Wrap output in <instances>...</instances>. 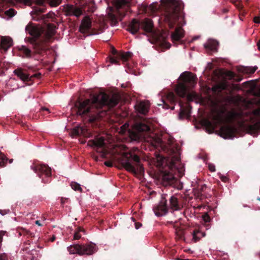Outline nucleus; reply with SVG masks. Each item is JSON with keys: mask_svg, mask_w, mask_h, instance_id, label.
I'll list each match as a JSON object with an SVG mask.
<instances>
[{"mask_svg": "<svg viewBox=\"0 0 260 260\" xmlns=\"http://www.w3.org/2000/svg\"><path fill=\"white\" fill-rule=\"evenodd\" d=\"M225 110L223 109L215 110L212 115L213 121L208 119H204L202 124L207 128L214 131L218 125L223 123L225 121L229 123L221 126L219 129V135L224 139H233L238 133V128L233 124V122L241 120L243 119L244 112L240 109H232L229 111L226 119L223 115Z\"/></svg>", "mask_w": 260, "mask_h": 260, "instance_id": "f03ea898", "label": "nucleus"}, {"mask_svg": "<svg viewBox=\"0 0 260 260\" xmlns=\"http://www.w3.org/2000/svg\"><path fill=\"white\" fill-rule=\"evenodd\" d=\"M162 42H165V38L164 37H162Z\"/></svg>", "mask_w": 260, "mask_h": 260, "instance_id": "338daca9", "label": "nucleus"}, {"mask_svg": "<svg viewBox=\"0 0 260 260\" xmlns=\"http://www.w3.org/2000/svg\"><path fill=\"white\" fill-rule=\"evenodd\" d=\"M1 48L5 50L12 46V39L9 37H3L1 42Z\"/></svg>", "mask_w": 260, "mask_h": 260, "instance_id": "393cba45", "label": "nucleus"}, {"mask_svg": "<svg viewBox=\"0 0 260 260\" xmlns=\"http://www.w3.org/2000/svg\"><path fill=\"white\" fill-rule=\"evenodd\" d=\"M7 158V160L5 161L6 164H5V166H4V167L6 166V164H7V161L8 160V158ZM13 159H9V163H10V164H11V163L13 162Z\"/></svg>", "mask_w": 260, "mask_h": 260, "instance_id": "5fc2aeb1", "label": "nucleus"}, {"mask_svg": "<svg viewBox=\"0 0 260 260\" xmlns=\"http://www.w3.org/2000/svg\"><path fill=\"white\" fill-rule=\"evenodd\" d=\"M170 148H169V151L170 152V150H171V149H172V148L175 149L176 147H171V146H170Z\"/></svg>", "mask_w": 260, "mask_h": 260, "instance_id": "e2e57ef3", "label": "nucleus"}, {"mask_svg": "<svg viewBox=\"0 0 260 260\" xmlns=\"http://www.w3.org/2000/svg\"><path fill=\"white\" fill-rule=\"evenodd\" d=\"M64 11L67 16L74 15L76 17H79L82 15V10L74 5H67L64 7Z\"/></svg>", "mask_w": 260, "mask_h": 260, "instance_id": "f3484780", "label": "nucleus"}, {"mask_svg": "<svg viewBox=\"0 0 260 260\" xmlns=\"http://www.w3.org/2000/svg\"><path fill=\"white\" fill-rule=\"evenodd\" d=\"M178 149L177 147L175 149L172 148L170 150V156H171V160L170 161V167L172 168L176 167V163L179 161L180 157L178 154Z\"/></svg>", "mask_w": 260, "mask_h": 260, "instance_id": "aec40b11", "label": "nucleus"}, {"mask_svg": "<svg viewBox=\"0 0 260 260\" xmlns=\"http://www.w3.org/2000/svg\"><path fill=\"white\" fill-rule=\"evenodd\" d=\"M177 260H185V259L178 258Z\"/></svg>", "mask_w": 260, "mask_h": 260, "instance_id": "774afa93", "label": "nucleus"}, {"mask_svg": "<svg viewBox=\"0 0 260 260\" xmlns=\"http://www.w3.org/2000/svg\"><path fill=\"white\" fill-rule=\"evenodd\" d=\"M226 76L229 78L230 79H233L237 82L240 81L241 80V78H240L238 79H235L236 75L235 73L232 71H228L226 73Z\"/></svg>", "mask_w": 260, "mask_h": 260, "instance_id": "c756f323", "label": "nucleus"}, {"mask_svg": "<svg viewBox=\"0 0 260 260\" xmlns=\"http://www.w3.org/2000/svg\"><path fill=\"white\" fill-rule=\"evenodd\" d=\"M110 61L111 63H114L115 64H119V61L117 59H116L113 57H110Z\"/></svg>", "mask_w": 260, "mask_h": 260, "instance_id": "a19ab883", "label": "nucleus"}, {"mask_svg": "<svg viewBox=\"0 0 260 260\" xmlns=\"http://www.w3.org/2000/svg\"><path fill=\"white\" fill-rule=\"evenodd\" d=\"M182 82L179 83L175 88V92L179 98L187 97V100H190V95L187 93V87L186 84L190 85L196 83V77L191 73L185 72L180 77Z\"/></svg>", "mask_w": 260, "mask_h": 260, "instance_id": "0eeeda50", "label": "nucleus"}, {"mask_svg": "<svg viewBox=\"0 0 260 260\" xmlns=\"http://www.w3.org/2000/svg\"><path fill=\"white\" fill-rule=\"evenodd\" d=\"M222 86H223V88H223V89H225V88H226V85H223Z\"/></svg>", "mask_w": 260, "mask_h": 260, "instance_id": "69168bd1", "label": "nucleus"}, {"mask_svg": "<svg viewBox=\"0 0 260 260\" xmlns=\"http://www.w3.org/2000/svg\"><path fill=\"white\" fill-rule=\"evenodd\" d=\"M69 201V199L68 198H66L63 197L60 198V203L61 205H63L65 203H68Z\"/></svg>", "mask_w": 260, "mask_h": 260, "instance_id": "37998d69", "label": "nucleus"}, {"mask_svg": "<svg viewBox=\"0 0 260 260\" xmlns=\"http://www.w3.org/2000/svg\"><path fill=\"white\" fill-rule=\"evenodd\" d=\"M140 28L146 32H152L153 29V21L148 18H146L141 21L133 19L127 26L126 29L134 35L138 32Z\"/></svg>", "mask_w": 260, "mask_h": 260, "instance_id": "1a4fd4ad", "label": "nucleus"}, {"mask_svg": "<svg viewBox=\"0 0 260 260\" xmlns=\"http://www.w3.org/2000/svg\"><path fill=\"white\" fill-rule=\"evenodd\" d=\"M132 56V53L129 52L126 53H121L118 55V57L122 61L125 62L128 60Z\"/></svg>", "mask_w": 260, "mask_h": 260, "instance_id": "cd10ccee", "label": "nucleus"}, {"mask_svg": "<svg viewBox=\"0 0 260 260\" xmlns=\"http://www.w3.org/2000/svg\"><path fill=\"white\" fill-rule=\"evenodd\" d=\"M117 159L123 168L134 174L141 175L144 172V168L141 164L140 158L136 154L123 153Z\"/></svg>", "mask_w": 260, "mask_h": 260, "instance_id": "423d86ee", "label": "nucleus"}, {"mask_svg": "<svg viewBox=\"0 0 260 260\" xmlns=\"http://www.w3.org/2000/svg\"><path fill=\"white\" fill-rule=\"evenodd\" d=\"M50 5L52 7H56L58 6L60 3L61 0H47Z\"/></svg>", "mask_w": 260, "mask_h": 260, "instance_id": "473e14b6", "label": "nucleus"}, {"mask_svg": "<svg viewBox=\"0 0 260 260\" xmlns=\"http://www.w3.org/2000/svg\"><path fill=\"white\" fill-rule=\"evenodd\" d=\"M163 102H164V106H163L164 108H165L167 109L171 108L172 110L174 109V106H173L171 108L169 104H168L166 102L163 101Z\"/></svg>", "mask_w": 260, "mask_h": 260, "instance_id": "c03bdc74", "label": "nucleus"}, {"mask_svg": "<svg viewBox=\"0 0 260 260\" xmlns=\"http://www.w3.org/2000/svg\"><path fill=\"white\" fill-rule=\"evenodd\" d=\"M7 160L6 156L0 152V168L3 167L5 166L6 162L5 161Z\"/></svg>", "mask_w": 260, "mask_h": 260, "instance_id": "2f4dec72", "label": "nucleus"}, {"mask_svg": "<svg viewBox=\"0 0 260 260\" xmlns=\"http://www.w3.org/2000/svg\"><path fill=\"white\" fill-rule=\"evenodd\" d=\"M104 164L109 167H111L112 166V163L111 161H107L104 162Z\"/></svg>", "mask_w": 260, "mask_h": 260, "instance_id": "09e8293b", "label": "nucleus"}, {"mask_svg": "<svg viewBox=\"0 0 260 260\" xmlns=\"http://www.w3.org/2000/svg\"><path fill=\"white\" fill-rule=\"evenodd\" d=\"M209 169L212 172H214L215 171V167L209 166Z\"/></svg>", "mask_w": 260, "mask_h": 260, "instance_id": "864d4df0", "label": "nucleus"}, {"mask_svg": "<svg viewBox=\"0 0 260 260\" xmlns=\"http://www.w3.org/2000/svg\"><path fill=\"white\" fill-rule=\"evenodd\" d=\"M16 11L14 9H10L5 12V14L10 17H13L16 14Z\"/></svg>", "mask_w": 260, "mask_h": 260, "instance_id": "f704fd0d", "label": "nucleus"}, {"mask_svg": "<svg viewBox=\"0 0 260 260\" xmlns=\"http://www.w3.org/2000/svg\"><path fill=\"white\" fill-rule=\"evenodd\" d=\"M221 180L223 181H226V180H227V178L226 177H222V178H221Z\"/></svg>", "mask_w": 260, "mask_h": 260, "instance_id": "bf43d9fd", "label": "nucleus"}, {"mask_svg": "<svg viewBox=\"0 0 260 260\" xmlns=\"http://www.w3.org/2000/svg\"><path fill=\"white\" fill-rule=\"evenodd\" d=\"M35 223L36 224L38 225L39 226H41L42 225V224H41L40 221L39 220H36L35 221Z\"/></svg>", "mask_w": 260, "mask_h": 260, "instance_id": "4d7b16f0", "label": "nucleus"}, {"mask_svg": "<svg viewBox=\"0 0 260 260\" xmlns=\"http://www.w3.org/2000/svg\"><path fill=\"white\" fill-rule=\"evenodd\" d=\"M168 200L169 201V210H170L171 213L181 209L182 207L179 204L178 199L176 196H171Z\"/></svg>", "mask_w": 260, "mask_h": 260, "instance_id": "dca6fc26", "label": "nucleus"}, {"mask_svg": "<svg viewBox=\"0 0 260 260\" xmlns=\"http://www.w3.org/2000/svg\"><path fill=\"white\" fill-rule=\"evenodd\" d=\"M248 133L251 135H258L260 133V122L253 124H248L246 127Z\"/></svg>", "mask_w": 260, "mask_h": 260, "instance_id": "5701e85b", "label": "nucleus"}, {"mask_svg": "<svg viewBox=\"0 0 260 260\" xmlns=\"http://www.w3.org/2000/svg\"><path fill=\"white\" fill-rule=\"evenodd\" d=\"M167 44L168 45L167 48H169L170 47V46H171L170 44L169 43H167Z\"/></svg>", "mask_w": 260, "mask_h": 260, "instance_id": "0e129e2a", "label": "nucleus"}, {"mask_svg": "<svg viewBox=\"0 0 260 260\" xmlns=\"http://www.w3.org/2000/svg\"><path fill=\"white\" fill-rule=\"evenodd\" d=\"M167 99L171 104H174L176 102L179 103V105L180 107V111L178 116L180 119H183L184 118H188L190 116V107L189 105L184 106L182 102L180 100L178 101L177 98L173 92H169L167 96Z\"/></svg>", "mask_w": 260, "mask_h": 260, "instance_id": "9b49d317", "label": "nucleus"}, {"mask_svg": "<svg viewBox=\"0 0 260 260\" xmlns=\"http://www.w3.org/2000/svg\"><path fill=\"white\" fill-rule=\"evenodd\" d=\"M228 11V10L227 9H226V8H224L222 10V12L224 13H226Z\"/></svg>", "mask_w": 260, "mask_h": 260, "instance_id": "052dcab7", "label": "nucleus"}, {"mask_svg": "<svg viewBox=\"0 0 260 260\" xmlns=\"http://www.w3.org/2000/svg\"><path fill=\"white\" fill-rule=\"evenodd\" d=\"M231 2L234 4L238 9H242V6L241 5L239 2H238L237 1L231 0Z\"/></svg>", "mask_w": 260, "mask_h": 260, "instance_id": "ea45409f", "label": "nucleus"}, {"mask_svg": "<svg viewBox=\"0 0 260 260\" xmlns=\"http://www.w3.org/2000/svg\"><path fill=\"white\" fill-rule=\"evenodd\" d=\"M71 187L75 191H82V189L80 185L76 182H72L71 184Z\"/></svg>", "mask_w": 260, "mask_h": 260, "instance_id": "7c9ffc66", "label": "nucleus"}, {"mask_svg": "<svg viewBox=\"0 0 260 260\" xmlns=\"http://www.w3.org/2000/svg\"><path fill=\"white\" fill-rule=\"evenodd\" d=\"M6 233V231H0V244H1V243L2 242L3 236H4V235Z\"/></svg>", "mask_w": 260, "mask_h": 260, "instance_id": "49530a36", "label": "nucleus"}, {"mask_svg": "<svg viewBox=\"0 0 260 260\" xmlns=\"http://www.w3.org/2000/svg\"><path fill=\"white\" fill-rule=\"evenodd\" d=\"M156 158L157 161L159 162V165H162L165 161L166 160V157L164 156H161L159 154L157 155L156 156Z\"/></svg>", "mask_w": 260, "mask_h": 260, "instance_id": "c9c22d12", "label": "nucleus"}, {"mask_svg": "<svg viewBox=\"0 0 260 260\" xmlns=\"http://www.w3.org/2000/svg\"><path fill=\"white\" fill-rule=\"evenodd\" d=\"M254 114L257 116L260 115V108L254 111Z\"/></svg>", "mask_w": 260, "mask_h": 260, "instance_id": "603ef678", "label": "nucleus"}, {"mask_svg": "<svg viewBox=\"0 0 260 260\" xmlns=\"http://www.w3.org/2000/svg\"><path fill=\"white\" fill-rule=\"evenodd\" d=\"M91 27V21L88 16L85 17L82 20L80 26V31L82 33H85L89 30Z\"/></svg>", "mask_w": 260, "mask_h": 260, "instance_id": "412c9836", "label": "nucleus"}, {"mask_svg": "<svg viewBox=\"0 0 260 260\" xmlns=\"http://www.w3.org/2000/svg\"><path fill=\"white\" fill-rule=\"evenodd\" d=\"M135 107L138 112L145 115L148 112L149 104L147 101H142L136 105Z\"/></svg>", "mask_w": 260, "mask_h": 260, "instance_id": "6ab92c4d", "label": "nucleus"}, {"mask_svg": "<svg viewBox=\"0 0 260 260\" xmlns=\"http://www.w3.org/2000/svg\"><path fill=\"white\" fill-rule=\"evenodd\" d=\"M88 145L96 148H104L105 146V139L101 137L90 140L88 142Z\"/></svg>", "mask_w": 260, "mask_h": 260, "instance_id": "4be33fe9", "label": "nucleus"}, {"mask_svg": "<svg viewBox=\"0 0 260 260\" xmlns=\"http://www.w3.org/2000/svg\"><path fill=\"white\" fill-rule=\"evenodd\" d=\"M207 188V186L205 184H203L200 186V187H199L198 190H199V193H201L202 192H203L205 189Z\"/></svg>", "mask_w": 260, "mask_h": 260, "instance_id": "79ce46f5", "label": "nucleus"}, {"mask_svg": "<svg viewBox=\"0 0 260 260\" xmlns=\"http://www.w3.org/2000/svg\"><path fill=\"white\" fill-rule=\"evenodd\" d=\"M131 0H113L114 10L109 13V17L112 21L121 20L129 11Z\"/></svg>", "mask_w": 260, "mask_h": 260, "instance_id": "6e6552de", "label": "nucleus"}, {"mask_svg": "<svg viewBox=\"0 0 260 260\" xmlns=\"http://www.w3.org/2000/svg\"><path fill=\"white\" fill-rule=\"evenodd\" d=\"M83 136L85 137L89 138L92 136V134L88 129L83 126H77L74 128L71 131V136L72 137Z\"/></svg>", "mask_w": 260, "mask_h": 260, "instance_id": "2eb2a0df", "label": "nucleus"}, {"mask_svg": "<svg viewBox=\"0 0 260 260\" xmlns=\"http://www.w3.org/2000/svg\"><path fill=\"white\" fill-rule=\"evenodd\" d=\"M25 231H27V230H25V229H23L21 231H20L19 232V235L20 236H22V235L26 236V233H25V232H24Z\"/></svg>", "mask_w": 260, "mask_h": 260, "instance_id": "3c124183", "label": "nucleus"}, {"mask_svg": "<svg viewBox=\"0 0 260 260\" xmlns=\"http://www.w3.org/2000/svg\"><path fill=\"white\" fill-rule=\"evenodd\" d=\"M161 184L163 186H172L178 189H181L182 184L174 176L169 172H164L161 178Z\"/></svg>", "mask_w": 260, "mask_h": 260, "instance_id": "f8f14e48", "label": "nucleus"}, {"mask_svg": "<svg viewBox=\"0 0 260 260\" xmlns=\"http://www.w3.org/2000/svg\"><path fill=\"white\" fill-rule=\"evenodd\" d=\"M257 46L258 49L259 50H260V40L257 43Z\"/></svg>", "mask_w": 260, "mask_h": 260, "instance_id": "13d9d810", "label": "nucleus"}, {"mask_svg": "<svg viewBox=\"0 0 260 260\" xmlns=\"http://www.w3.org/2000/svg\"><path fill=\"white\" fill-rule=\"evenodd\" d=\"M168 196L167 194H162L159 203L153 206V210L156 216H165L168 213Z\"/></svg>", "mask_w": 260, "mask_h": 260, "instance_id": "ddd939ff", "label": "nucleus"}, {"mask_svg": "<svg viewBox=\"0 0 260 260\" xmlns=\"http://www.w3.org/2000/svg\"><path fill=\"white\" fill-rule=\"evenodd\" d=\"M257 69V67H246L244 69L243 72L247 74H251L254 73L256 69Z\"/></svg>", "mask_w": 260, "mask_h": 260, "instance_id": "c85d7f7f", "label": "nucleus"}, {"mask_svg": "<svg viewBox=\"0 0 260 260\" xmlns=\"http://www.w3.org/2000/svg\"><path fill=\"white\" fill-rule=\"evenodd\" d=\"M82 231V230L81 228H79L78 231L75 233L74 235V240H78L81 238V235L80 234V232Z\"/></svg>", "mask_w": 260, "mask_h": 260, "instance_id": "e433bc0d", "label": "nucleus"}, {"mask_svg": "<svg viewBox=\"0 0 260 260\" xmlns=\"http://www.w3.org/2000/svg\"><path fill=\"white\" fill-rule=\"evenodd\" d=\"M205 236V234L204 233L201 232L199 230H194L192 233V239L194 242H197L199 241L201 238Z\"/></svg>", "mask_w": 260, "mask_h": 260, "instance_id": "a878e982", "label": "nucleus"}, {"mask_svg": "<svg viewBox=\"0 0 260 260\" xmlns=\"http://www.w3.org/2000/svg\"><path fill=\"white\" fill-rule=\"evenodd\" d=\"M253 21L256 23H260V17H255L254 18Z\"/></svg>", "mask_w": 260, "mask_h": 260, "instance_id": "de8ad7c7", "label": "nucleus"}, {"mask_svg": "<svg viewBox=\"0 0 260 260\" xmlns=\"http://www.w3.org/2000/svg\"><path fill=\"white\" fill-rule=\"evenodd\" d=\"M56 26L48 24L46 29L29 22L25 27V31L32 37H26V42L29 43L34 53L42 54L48 49L47 43L53 37L56 33Z\"/></svg>", "mask_w": 260, "mask_h": 260, "instance_id": "20e7f679", "label": "nucleus"}, {"mask_svg": "<svg viewBox=\"0 0 260 260\" xmlns=\"http://www.w3.org/2000/svg\"><path fill=\"white\" fill-rule=\"evenodd\" d=\"M121 100L118 93L108 94L104 92H100L94 95L92 100H82L79 99L75 103L77 113L87 119L90 123L106 115L107 111L116 106Z\"/></svg>", "mask_w": 260, "mask_h": 260, "instance_id": "f257e3e1", "label": "nucleus"}, {"mask_svg": "<svg viewBox=\"0 0 260 260\" xmlns=\"http://www.w3.org/2000/svg\"><path fill=\"white\" fill-rule=\"evenodd\" d=\"M159 7L157 3H152L149 6L148 9L152 12H155L158 9Z\"/></svg>", "mask_w": 260, "mask_h": 260, "instance_id": "72a5a7b5", "label": "nucleus"}, {"mask_svg": "<svg viewBox=\"0 0 260 260\" xmlns=\"http://www.w3.org/2000/svg\"><path fill=\"white\" fill-rule=\"evenodd\" d=\"M19 50L23 54L24 56L29 58L31 57L32 51L31 50L25 46H22Z\"/></svg>", "mask_w": 260, "mask_h": 260, "instance_id": "bb28decb", "label": "nucleus"}, {"mask_svg": "<svg viewBox=\"0 0 260 260\" xmlns=\"http://www.w3.org/2000/svg\"><path fill=\"white\" fill-rule=\"evenodd\" d=\"M31 169L37 174L38 176L42 178V182L47 183L49 182L48 179H45L42 177L45 175L46 177H49L51 176V169L47 165H34L31 166Z\"/></svg>", "mask_w": 260, "mask_h": 260, "instance_id": "4468645a", "label": "nucleus"}, {"mask_svg": "<svg viewBox=\"0 0 260 260\" xmlns=\"http://www.w3.org/2000/svg\"><path fill=\"white\" fill-rule=\"evenodd\" d=\"M25 233H26V236H27L28 237H34L35 235L33 233H31L30 231H25Z\"/></svg>", "mask_w": 260, "mask_h": 260, "instance_id": "a18cd8bd", "label": "nucleus"}, {"mask_svg": "<svg viewBox=\"0 0 260 260\" xmlns=\"http://www.w3.org/2000/svg\"><path fill=\"white\" fill-rule=\"evenodd\" d=\"M70 254H77L79 255H90L98 250V248L94 243L90 242L84 244H73L67 248Z\"/></svg>", "mask_w": 260, "mask_h": 260, "instance_id": "9d476101", "label": "nucleus"}, {"mask_svg": "<svg viewBox=\"0 0 260 260\" xmlns=\"http://www.w3.org/2000/svg\"><path fill=\"white\" fill-rule=\"evenodd\" d=\"M135 225L136 229H139L142 226V224L140 222H135Z\"/></svg>", "mask_w": 260, "mask_h": 260, "instance_id": "8fccbe9b", "label": "nucleus"}, {"mask_svg": "<svg viewBox=\"0 0 260 260\" xmlns=\"http://www.w3.org/2000/svg\"><path fill=\"white\" fill-rule=\"evenodd\" d=\"M160 2L164 9L161 19L170 29L177 24L175 31L171 34V40L173 43L179 42L184 37V30L180 26L183 24L179 21L183 19L182 4L176 0H161Z\"/></svg>", "mask_w": 260, "mask_h": 260, "instance_id": "7ed1b4c3", "label": "nucleus"}, {"mask_svg": "<svg viewBox=\"0 0 260 260\" xmlns=\"http://www.w3.org/2000/svg\"><path fill=\"white\" fill-rule=\"evenodd\" d=\"M55 240V237L54 236H53L52 237H51L50 239V241L51 242H53Z\"/></svg>", "mask_w": 260, "mask_h": 260, "instance_id": "6e6d98bb", "label": "nucleus"}, {"mask_svg": "<svg viewBox=\"0 0 260 260\" xmlns=\"http://www.w3.org/2000/svg\"><path fill=\"white\" fill-rule=\"evenodd\" d=\"M239 89L240 87L238 85L233 84L229 90V94H231L234 90H238Z\"/></svg>", "mask_w": 260, "mask_h": 260, "instance_id": "4c0bfd02", "label": "nucleus"}, {"mask_svg": "<svg viewBox=\"0 0 260 260\" xmlns=\"http://www.w3.org/2000/svg\"><path fill=\"white\" fill-rule=\"evenodd\" d=\"M42 110H43V111H44V110L47 111H49V109H47V108H42Z\"/></svg>", "mask_w": 260, "mask_h": 260, "instance_id": "680f3d73", "label": "nucleus"}, {"mask_svg": "<svg viewBox=\"0 0 260 260\" xmlns=\"http://www.w3.org/2000/svg\"><path fill=\"white\" fill-rule=\"evenodd\" d=\"M150 125L145 120L136 122L131 127L128 124H124L121 127L120 133L127 135L131 141L139 142L144 141L150 143L153 146H156L161 143V139L152 133Z\"/></svg>", "mask_w": 260, "mask_h": 260, "instance_id": "39448f33", "label": "nucleus"}, {"mask_svg": "<svg viewBox=\"0 0 260 260\" xmlns=\"http://www.w3.org/2000/svg\"><path fill=\"white\" fill-rule=\"evenodd\" d=\"M14 73L23 81H28L30 80L31 78H39L41 75L40 73L35 74L29 77V75L24 73L21 69H17L15 70L14 71Z\"/></svg>", "mask_w": 260, "mask_h": 260, "instance_id": "a211bd4d", "label": "nucleus"}, {"mask_svg": "<svg viewBox=\"0 0 260 260\" xmlns=\"http://www.w3.org/2000/svg\"><path fill=\"white\" fill-rule=\"evenodd\" d=\"M202 218L205 222H209L211 220V218L208 213H205L202 216Z\"/></svg>", "mask_w": 260, "mask_h": 260, "instance_id": "58836bf2", "label": "nucleus"}, {"mask_svg": "<svg viewBox=\"0 0 260 260\" xmlns=\"http://www.w3.org/2000/svg\"><path fill=\"white\" fill-rule=\"evenodd\" d=\"M218 43L214 40H209L207 43L204 44V47L208 52L216 51Z\"/></svg>", "mask_w": 260, "mask_h": 260, "instance_id": "b1692460", "label": "nucleus"}]
</instances>
